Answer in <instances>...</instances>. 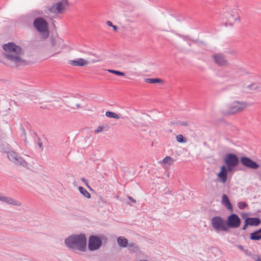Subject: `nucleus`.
Listing matches in <instances>:
<instances>
[{"label": "nucleus", "mask_w": 261, "mask_h": 261, "mask_svg": "<svg viewBox=\"0 0 261 261\" xmlns=\"http://www.w3.org/2000/svg\"><path fill=\"white\" fill-rule=\"evenodd\" d=\"M33 26L43 38L48 37L49 35L48 23L45 19L42 17L37 18L33 22Z\"/></svg>", "instance_id": "4"}, {"label": "nucleus", "mask_w": 261, "mask_h": 261, "mask_svg": "<svg viewBox=\"0 0 261 261\" xmlns=\"http://www.w3.org/2000/svg\"><path fill=\"white\" fill-rule=\"evenodd\" d=\"M4 55L6 59L13 62L17 65L26 64L24 59V54L20 46L15 43L10 42L5 44L3 46Z\"/></svg>", "instance_id": "1"}, {"label": "nucleus", "mask_w": 261, "mask_h": 261, "mask_svg": "<svg viewBox=\"0 0 261 261\" xmlns=\"http://www.w3.org/2000/svg\"><path fill=\"white\" fill-rule=\"evenodd\" d=\"M248 225H249V224H248V223L247 222V220L246 219L245 221V224H244V225L243 227V230H245L246 229V227H247Z\"/></svg>", "instance_id": "33"}, {"label": "nucleus", "mask_w": 261, "mask_h": 261, "mask_svg": "<svg viewBox=\"0 0 261 261\" xmlns=\"http://www.w3.org/2000/svg\"><path fill=\"white\" fill-rule=\"evenodd\" d=\"M241 162L243 166L250 169H257L259 167L257 163L246 156L242 157L241 158Z\"/></svg>", "instance_id": "11"}, {"label": "nucleus", "mask_w": 261, "mask_h": 261, "mask_svg": "<svg viewBox=\"0 0 261 261\" xmlns=\"http://www.w3.org/2000/svg\"><path fill=\"white\" fill-rule=\"evenodd\" d=\"M68 0H61L48 8L49 12L58 14L63 13L69 7Z\"/></svg>", "instance_id": "6"}, {"label": "nucleus", "mask_w": 261, "mask_h": 261, "mask_svg": "<svg viewBox=\"0 0 261 261\" xmlns=\"http://www.w3.org/2000/svg\"><path fill=\"white\" fill-rule=\"evenodd\" d=\"M246 87L248 89L249 91H259L261 90L260 87L255 83H250L246 85Z\"/></svg>", "instance_id": "19"}, {"label": "nucleus", "mask_w": 261, "mask_h": 261, "mask_svg": "<svg viewBox=\"0 0 261 261\" xmlns=\"http://www.w3.org/2000/svg\"><path fill=\"white\" fill-rule=\"evenodd\" d=\"M4 198H5L4 196H0V200L3 202Z\"/></svg>", "instance_id": "36"}, {"label": "nucleus", "mask_w": 261, "mask_h": 261, "mask_svg": "<svg viewBox=\"0 0 261 261\" xmlns=\"http://www.w3.org/2000/svg\"><path fill=\"white\" fill-rule=\"evenodd\" d=\"M257 231L261 233V228L259 230H258Z\"/></svg>", "instance_id": "38"}, {"label": "nucleus", "mask_w": 261, "mask_h": 261, "mask_svg": "<svg viewBox=\"0 0 261 261\" xmlns=\"http://www.w3.org/2000/svg\"><path fill=\"white\" fill-rule=\"evenodd\" d=\"M106 116L109 118H113L116 119H118L120 118V116L117 114L110 112V111H107L106 112Z\"/></svg>", "instance_id": "25"}, {"label": "nucleus", "mask_w": 261, "mask_h": 261, "mask_svg": "<svg viewBox=\"0 0 261 261\" xmlns=\"http://www.w3.org/2000/svg\"><path fill=\"white\" fill-rule=\"evenodd\" d=\"M109 126L107 124H102L99 125L95 130L94 133L98 134L102 132H107L108 130Z\"/></svg>", "instance_id": "21"}, {"label": "nucleus", "mask_w": 261, "mask_h": 261, "mask_svg": "<svg viewBox=\"0 0 261 261\" xmlns=\"http://www.w3.org/2000/svg\"><path fill=\"white\" fill-rule=\"evenodd\" d=\"M213 227L217 231H227L228 228L224 220L220 217H215L212 219Z\"/></svg>", "instance_id": "9"}, {"label": "nucleus", "mask_w": 261, "mask_h": 261, "mask_svg": "<svg viewBox=\"0 0 261 261\" xmlns=\"http://www.w3.org/2000/svg\"><path fill=\"white\" fill-rule=\"evenodd\" d=\"M3 202L9 204H16L15 201L12 199L7 197H5Z\"/></svg>", "instance_id": "30"}, {"label": "nucleus", "mask_w": 261, "mask_h": 261, "mask_svg": "<svg viewBox=\"0 0 261 261\" xmlns=\"http://www.w3.org/2000/svg\"><path fill=\"white\" fill-rule=\"evenodd\" d=\"M247 106L248 105L246 102L234 101L229 105L227 112L228 114H233L243 111Z\"/></svg>", "instance_id": "7"}, {"label": "nucleus", "mask_w": 261, "mask_h": 261, "mask_svg": "<svg viewBox=\"0 0 261 261\" xmlns=\"http://www.w3.org/2000/svg\"><path fill=\"white\" fill-rule=\"evenodd\" d=\"M238 206L240 209L242 210L246 207L247 204L245 202H240L239 203Z\"/></svg>", "instance_id": "32"}, {"label": "nucleus", "mask_w": 261, "mask_h": 261, "mask_svg": "<svg viewBox=\"0 0 261 261\" xmlns=\"http://www.w3.org/2000/svg\"><path fill=\"white\" fill-rule=\"evenodd\" d=\"M239 248L240 249H241V250H242V249H243V247L242 246H239Z\"/></svg>", "instance_id": "37"}, {"label": "nucleus", "mask_w": 261, "mask_h": 261, "mask_svg": "<svg viewBox=\"0 0 261 261\" xmlns=\"http://www.w3.org/2000/svg\"><path fill=\"white\" fill-rule=\"evenodd\" d=\"M250 238L252 240H261V233L257 230L250 234Z\"/></svg>", "instance_id": "23"}, {"label": "nucleus", "mask_w": 261, "mask_h": 261, "mask_svg": "<svg viewBox=\"0 0 261 261\" xmlns=\"http://www.w3.org/2000/svg\"><path fill=\"white\" fill-rule=\"evenodd\" d=\"M106 23L109 27H112L114 31H117V27L116 25H113L111 21H107L106 22Z\"/></svg>", "instance_id": "31"}, {"label": "nucleus", "mask_w": 261, "mask_h": 261, "mask_svg": "<svg viewBox=\"0 0 261 261\" xmlns=\"http://www.w3.org/2000/svg\"><path fill=\"white\" fill-rule=\"evenodd\" d=\"M89 61L85 59L79 58L74 60H70L69 64L74 66H84L88 65Z\"/></svg>", "instance_id": "16"}, {"label": "nucleus", "mask_w": 261, "mask_h": 261, "mask_svg": "<svg viewBox=\"0 0 261 261\" xmlns=\"http://www.w3.org/2000/svg\"><path fill=\"white\" fill-rule=\"evenodd\" d=\"M241 224V220L236 214H232L228 216L226 221V226L227 228H236L240 226Z\"/></svg>", "instance_id": "10"}, {"label": "nucleus", "mask_w": 261, "mask_h": 261, "mask_svg": "<svg viewBox=\"0 0 261 261\" xmlns=\"http://www.w3.org/2000/svg\"><path fill=\"white\" fill-rule=\"evenodd\" d=\"M224 162L227 165V168L229 171H231L233 169L239 164V159L238 156L232 153L227 154L224 158Z\"/></svg>", "instance_id": "8"}, {"label": "nucleus", "mask_w": 261, "mask_h": 261, "mask_svg": "<svg viewBox=\"0 0 261 261\" xmlns=\"http://www.w3.org/2000/svg\"><path fill=\"white\" fill-rule=\"evenodd\" d=\"M118 245L122 247H125L128 244V240L123 237H120L117 239Z\"/></svg>", "instance_id": "22"}, {"label": "nucleus", "mask_w": 261, "mask_h": 261, "mask_svg": "<svg viewBox=\"0 0 261 261\" xmlns=\"http://www.w3.org/2000/svg\"><path fill=\"white\" fill-rule=\"evenodd\" d=\"M175 160L169 156H166L161 162L164 168H169L174 162Z\"/></svg>", "instance_id": "17"}, {"label": "nucleus", "mask_w": 261, "mask_h": 261, "mask_svg": "<svg viewBox=\"0 0 261 261\" xmlns=\"http://www.w3.org/2000/svg\"><path fill=\"white\" fill-rule=\"evenodd\" d=\"M101 244L100 239L97 237L91 236L89 238L88 247L90 250H95L99 248Z\"/></svg>", "instance_id": "13"}, {"label": "nucleus", "mask_w": 261, "mask_h": 261, "mask_svg": "<svg viewBox=\"0 0 261 261\" xmlns=\"http://www.w3.org/2000/svg\"><path fill=\"white\" fill-rule=\"evenodd\" d=\"M65 244L70 248L85 251L87 240L85 235H71L65 241Z\"/></svg>", "instance_id": "2"}, {"label": "nucleus", "mask_w": 261, "mask_h": 261, "mask_svg": "<svg viewBox=\"0 0 261 261\" xmlns=\"http://www.w3.org/2000/svg\"><path fill=\"white\" fill-rule=\"evenodd\" d=\"M246 220L248 224L251 226H257L261 222L260 220L257 218H248Z\"/></svg>", "instance_id": "18"}, {"label": "nucleus", "mask_w": 261, "mask_h": 261, "mask_svg": "<svg viewBox=\"0 0 261 261\" xmlns=\"http://www.w3.org/2000/svg\"><path fill=\"white\" fill-rule=\"evenodd\" d=\"M82 181L84 182V184L87 186L88 187V182L87 181V180H86L85 178H83L82 179Z\"/></svg>", "instance_id": "35"}, {"label": "nucleus", "mask_w": 261, "mask_h": 261, "mask_svg": "<svg viewBox=\"0 0 261 261\" xmlns=\"http://www.w3.org/2000/svg\"><path fill=\"white\" fill-rule=\"evenodd\" d=\"M239 74L241 76H245L246 79L248 78L253 79L254 77L253 75L250 74L248 71L245 69L241 70L239 71Z\"/></svg>", "instance_id": "24"}, {"label": "nucleus", "mask_w": 261, "mask_h": 261, "mask_svg": "<svg viewBox=\"0 0 261 261\" xmlns=\"http://www.w3.org/2000/svg\"><path fill=\"white\" fill-rule=\"evenodd\" d=\"M222 202L227 208V209L229 210H232V205L230 203L228 197L226 195L224 194L222 196Z\"/></svg>", "instance_id": "20"}, {"label": "nucleus", "mask_w": 261, "mask_h": 261, "mask_svg": "<svg viewBox=\"0 0 261 261\" xmlns=\"http://www.w3.org/2000/svg\"><path fill=\"white\" fill-rule=\"evenodd\" d=\"M176 140L179 143H186L187 141V139L181 134L176 136Z\"/></svg>", "instance_id": "27"}, {"label": "nucleus", "mask_w": 261, "mask_h": 261, "mask_svg": "<svg viewBox=\"0 0 261 261\" xmlns=\"http://www.w3.org/2000/svg\"><path fill=\"white\" fill-rule=\"evenodd\" d=\"M145 81L146 82L154 84V83H159L161 82V80L158 78L155 79H145Z\"/></svg>", "instance_id": "28"}, {"label": "nucleus", "mask_w": 261, "mask_h": 261, "mask_svg": "<svg viewBox=\"0 0 261 261\" xmlns=\"http://www.w3.org/2000/svg\"><path fill=\"white\" fill-rule=\"evenodd\" d=\"M212 58L215 63L219 66H225L227 64V60L222 55H214L212 56Z\"/></svg>", "instance_id": "15"}, {"label": "nucleus", "mask_w": 261, "mask_h": 261, "mask_svg": "<svg viewBox=\"0 0 261 261\" xmlns=\"http://www.w3.org/2000/svg\"><path fill=\"white\" fill-rule=\"evenodd\" d=\"M107 71L110 73H113V74L117 75H119V76H124L125 75V73L121 72V71L115 70H113V69H108Z\"/></svg>", "instance_id": "29"}, {"label": "nucleus", "mask_w": 261, "mask_h": 261, "mask_svg": "<svg viewBox=\"0 0 261 261\" xmlns=\"http://www.w3.org/2000/svg\"><path fill=\"white\" fill-rule=\"evenodd\" d=\"M240 11L237 7L229 8L226 13V23L232 26L240 21Z\"/></svg>", "instance_id": "3"}, {"label": "nucleus", "mask_w": 261, "mask_h": 261, "mask_svg": "<svg viewBox=\"0 0 261 261\" xmlns=\"http://www.w3.org/2000/svg\"><path fill=\"white\" fill-rule=\"evenodd\" d=\"M228 172L229 171L226 166L223 165L221 167L220 171L217 174V179L220 182L223 184L226 183L227 179Z\"/></svg>", "instance_id": "12"}, {"label": "nucleus", "mask_w": 261, "mask_h": 261, "mask_svg": "<svg viewBox=\"0 0 261 261\" xmlns=\"http://www.w3.org/2000/svg\"><path fill=\"white\" fill-rule=\"evenodd\" d=\"M66 47L64 41L61 38H53L50 40L47 46L48 51L54 55L59 54Z\"/></svg>", "instance_id": "5"}, {"label": "nucleus", "mask_w": 261, "mask_h": 261, "mask_svg": "<svg viewBox=\"0 0 261 261\" xmlns=\"http://www.w3.org/2000/svg\"><path fill=\"white\" fill-rule=\"evenodd\" d=\"M8 158L10 160L15 163L17 165H21L23 167H27V163L21 158H17V154L13 152L8 154Z\"/></svg>", "instance_id": "14"}, {"label": "nucleus", "mask_w": 261, "mask_h": 261, "mask_svg": "<svg viewBox=\"0 0 261 261\" xmlns=\"http://www.w3.org/2000/svg\"><path fill=\"white\" fill-rule=\"evenodd\" d=\"M79 190L80 192V193L83 194L84 196L86 197L89 198L91 197L90 194L84 188L80 187L79 188Z\"/></svg>", "instance_id": "26"}, {"label": "nucleus", "mask_w": 261, "mask_h": 261, "mask_svg": "<svg viewBox=\"0 0 261 261\" xmlns=\"http://www.w3.org/2000/svg\"><path fill=\"white\" fill-rule=\"evenodd\" d=\"M254 259L255 261H261V257L258 255L255 256Z\"/></svg>", "instance_id": "34"}]
</instances>
